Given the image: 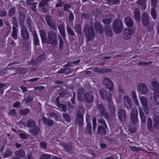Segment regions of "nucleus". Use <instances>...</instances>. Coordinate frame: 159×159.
<instances>
[{
    "instance_id": "nucleus-1",
    "label": "nucleus",
    "mask_w": 159,
    "mask_h": 159,
    "mask_svg": "<svg viewBox=\"0 0 159 159\" xmlns=\"http://www.w3.org/2000/svg\"><path fill=\"white\" fill-rule=\"evenodd\" d=\"M40 36L42 43L51 44L53 46H55L57 44V34L53 31H49L48 33L47 37L46 33L43 31H42L40 33Z\"/></svg>"
},
{
    "instance_id": "nucleus-2",
    "label": "nucleus",
    "mask_w": 159,
    "mask_h": 159,
    "mask_svg": "<svg viewBox=\"0 0 159 159\" xmlns=\"http://www.w3.org/2000/svg\"><path fill=\"white\" fill-rule=\"evenodd\" d=\"M104 85L107 89H109V92L105 91L100 93V95L102 100H105V97L107 96V94L110 93L112 95V93L113 92L114 84L111 80L109 79L105 78L104 80Z\"/></svg>"
},
{
    "instance_id": "nucleus-3",
    "label": "nucleus",
    "mask_w": 159,
    "mask_h": 159,
    "mask_svg": "<svg viewBox=\"0 0 159 159\" xmlns=\"http://www.w3.org/2000/svg\"><path fill=\"white\" fill-rule=\"evenodd\" d=\"M83 30L85 35L87 41H89L94 39L95 36V33L92 26H88L86 25Z\"/></svg>"
},
{
    "instance_id": "nucleus-4",
    "label": "nucleus",
    "mask_w": 159,
    "mask_h": 159,
    "mask_svg": "<svg viewBox=\"0 0 159 159\" xmlns=\"http://www.w3.org/2000/svg\"><path fill=\"white\" fill-rule=\"evenodd\" d=\"M112 28L114 32L116 34L121 33L123 28V25L121 20L116 19L112 23Z\"/></svg>"
},
{
    "instance_id": "nucleus-5",
    "label": "nucleus",
    "mask_w": 159,
    "mask_h": 159,
    "mask_svg": "<svg viewBox=\"0 0 159 159\" xmlns=\"http://www.w3.org/2000/svg\"><path fill=\"white\" fill-rule=\"evenodd\" d=\"M112 95L110 93L107 94V96L105 97V100L106 99L108 103V107L109 111L112 116H115L116 112V108L113 102L112 101Z\"/></svg>"
},
{
    "instance_id": "nucleus-6",
    "label": "nucleus",
    "mask_w": 159,
    "mask_h": 159,
    "mask_svg": "<svg viewBox=\"0 0 159 159\" xmlns=\"http://www.w3.org/2000/svg\"><path fill=\"white\" fill-rule=\"evenodd\" d=\"M20 35L22 39L25 42L28 41L30 38V34L25 26L22 27L20 31Z\"/></svg>"
},
{
    "instance_id": "nucleus-7",
    "label": "nucleus",
    "mask_w": 159,
    "mask_h": 159,
    "mask_svg": "<svg viewBox=\"0 0 159 159\" xmlns=\"http://www.w3.org/2000/svg\"><path fill=\"white\" fill-rule=\"evenodd\" d=\"M132 111L130 114V120L132 123L136 124L138 121V111L137 109L132 108Z\"/></svg>"
},
{
    "instance_id": "nucleus-8",
    "label": "nucleus",
    "mask_w": 159,
    "mask_h": 159,
    "mask_svg": "<svg viewBox=\"0 0 159 159\" xmlns=\"http://www.w3.org/2000/svg\"><path fill=\"white\" fill-rule=\"evenodd\" d=\"M98 103V102H97V108L99 111L100 115L105 118L108 119V116L107 112L106 111L105 108L103 105L101 103L99 104Z\"/></svg>"
},
{
    "instance_id": "nucleus-9",
    "label": "nucleus",
    "mask_w": 159,
    "mask_h": 159,
    "mask_svg": "<svg viewBox=\"0 0 159 159\" xmlns=\"http://www.w3.org/2000/svg\"><path fill=\"white\" fill-rule=\"evenodd\" d=\"M62 147L67 152H73L74 151V147L69 143H60Z\"/></svg>"
},
{
    "instance_id": "nucleus-10",
    "label": "nucleus",
    "mask_w": 159,
    "mask_h": 159,
    "mask_svg": "<svg viewBox=\"0 0 159 159\" xmlns=\"http://www.w3.org/2000/svg\"><path fill=\"white\" fill-rule=\"evenodd\" d=\"M124 103L125 106L128 109L131 108L133 104L131 100L128 95H126L123 98Z\"/></svg>"
},
{
    "instance_id": "nucleus-11",
    "label": "nucleus",
    "mask_w": 159,
    "mask_h": 159,
    "mask_svg": "<svg viewBox=\"0 0 159 159\" xmlns=\"http://www.w3.org/2000/svg\"><path fill=\"white\" fill-rule=\"evenodd\" d=\"M84 98L87 103H92L94 99V96L93 92L89 91L86 93L84 95Z\"/></svg>"
},
{
    "instance_id": "nucleus-12",
    "label": "nucleus",
    "mask_w": 159,
    "mask_h": 159,
    "mask_svg": "<svg viewBox=\"0 0 159 159\" xmlns=\"http://www.w3.org/2000/svg\"><path fill=\"white\" fill-rule=\"evenodd\" d=\"M132 32L133 30L131 29H125L122 34L123 38L126 40L130 39L131 37Z\"/></svg>"
},
{
    "instance_id": "nucleus-13",
    "label": "nucleus",
    "mask_w": 159,
    "mask_h": 159,
    "mask_svg": "<svg viewBox=\"0 0 159 159\" xmlns=\"http://www.w3.org/2000/svg\"><path fill=\"white\" fill-rule=\"evenodd\" d=\"M142 23L143 25L146 27L149 23V17L148 14L146 12H143L142 15Z\"/></svg>"
},
{
    "instance_id": "nucleus-14",
    "label": "nucleus",
    "mask_w": 159,
    "mask_h": 159,
    "mask_svg": "<svg viewBox=\"0 0 159 159\" xmlns=\"http://www.w3.org/2000/svg\"><path fill=\"white\" fill-rule=\"evenodd\" d=\"M119 119L121 121L125 122L126 119V112L123 109H120L118 112Z\"/></svg>"
},
{
    "instance_id": "nucleus-15",
    "label": "nucleus",
    "mask_w": 159,
    "mask_h": 159,
    "mask_svg": "<svg viewBox=\"0 0 159 159\" xmlns=\"http://www.w3.org/2000/svg\"><path fill=\"white\" fill-rule=\"evenodd\" d=\"M108 130L107 126L99 125L97 129V132L98 135L102 136H105L107 133V130Z\"/></svg>"
},
{
    "instance_id": "nucleus-16",
    "label": "nucleus",
    "mask_w": 159,
    "mask_h": 159,
    "mask_svg": "<svg viewBox=\"0 0 159 159\" xmlns=\"http://www.w3.org/2000/svg\"><path fill=\"white\" fill-rule=\"evenodd\" d=\"M139 91L142 94H145L148 92V88L146 84L144 83H140L138 85Z\"/></svg>"
},
{
    "instance_id": "nucleus-17",
    "label": "nucleus",
    "mask_w": 159,
    "mask_h": 159,
    "mask_svg": "<svg viewBox=\"0 0 159 159\" xmlns=\"http://www.w3.org/2000/svg\"><path fill=\"white\" fill-rule=\"evenodd\" d=\"M94 27L96 31L100 34L103 33L104 30L103 26L98 22H96L94 23Z\"/></svg>"
},
{
    "instance_id": "nucleus-18",
    "label": "nucleus",
    "mask_w": 159,
    "mask_h": 159,
    "mask_svg": "<svg viewBox=\"0 0 159 159\" xmlns=\"http://www.w3.org/2000/svg\"><path fill=\"white\" fill-rule=\"evenodd\" d=\"M76 120L80 125H81L84 122L83 114L80 111H78L77 112Z\"/></svg>"
},
{
    "instance_id": "nucleus-19",
    "label": "nucleus",
    "mask_w": 159,
    "mask_h": 159,
    "mask_svg": "<svg viewBox=\"0 0 159 159\" xmlns=\"http://www.w3.org/2000/svg\"><path fill=\"white\" fill-rule=\"evenodd\" d=\"M40 129V128L36 125L30 129L29 132L33 135H35L38 134Z\"/></svg>"
},
{
    "instance_id": "nucleus-20",
    "label": "nucleus",
    "mask_w": 159,
    "mask_h": 159,
    "mask_svg": "<svg viewBox=\"0 0 159 159\" xmlns=\"http://www.w3.org/2000/svg\"><path fill=\"white\" fill-rule=\"evenodd\" d=\"M42 120L45 125H48L49 126H52L54 124V122L52 120L43 117L42 119Z\"/></svg>"
},
{
    "instance_id": "nucleus-21",
    "label": "nucleus",
    "mask_w": 159,
    "mask_h": 159,
    "mask_svg": "<svg viewBox=\"0 0 159 159\" xmlns=\"http://www.w3.org/2000/svg\"><path fill=\"white\" fill-rule=\"evenodd\" d=\"M104 30L106 36L109 37H112L113 36L111 26L109 25H106L104 26Z\"/></svg>"
},
{
    "instance_id": "nucleus-22",
    "label": "nucleus",
    "mask_w": 159,
    "mask_h": 159,
    "mask_svg": "<svg viewBox=\"0 0 159 159\" xmlns=\"http://www.w3.org/2000/svg\"><path fill=\"white\" fill-rule=\"evenodd\" d=\"M153 91L156 94L159 93V84L156 81H153L152 84Z\"/></svg>"
},
{
    "instance_id": "nucleus-23",
    "label": "nucleus",
    "mask_w": 159,
    "mask_h": 159,
    "mask_svg": "<svg viewBox=\"0 0 159 159\" xmlns=\"http://www.w3.org/2000/svg\"><path fill=\"white\" fill-rule=\"evenodd\" d=\"M124 23L127 27H131L133 25V21L130 17L127 16L124 19Z\"/></svg>"
},
{
    "instance_id": "nucleus-24",
    "label": "nucleus",
    "mask_w": 159,
    "mask_h": 159,
    "mask_svg": "<svg viewBox=\"0 0 159 159\" xmlns=\"http://www.w3.org/2000/svg\"><path fill=\"white\" fill-rule=\"evenodd\" d=\"M152 102L154 105H158L159 102V94L154 93L151 98Z\"/></svg>"
},
{
    "instance_id": "nucleus-25",
    "label": "nucleus",
    "mask_w": 159,
    "mask_h": 159,
    "mask_svg": "<svg viewBox=\"0 0 159 159\" xmlns=\"http://www.w3.org/2000/svg\"><path fill=\"white\" fill-rule=\"evenodd\" d=\"M141 13L139 10L137 8H135L134 12V17L136 21H139L140 20Z\"/></svg>"
},
{
    "instance_id": "nucleus-26",
    "label": "nucleus",
    "mask_w": 159,
    "mask_h": 159,
    "mask_svg": "<svg viewBox=\"0 0 159 159\" xmlns=\"http://www.w3.org/2000/svg\"><path fill=\"white\" fill-rule=\"evenodd\" d=\"M58 30L59 33L63 37V39L66 38V33L64 26L61 25H60L58 27Z\"/></svg>"
},
{
    "instance_id": "nucleus-27",
    "label": "nucleus",
    "mask_w": 159,
    "mask_h": 159,
    "mask_svg": "<svg viewBox=\"0 0 159 159\" xmlns=\"http://www.w3.org/2000/svg\"><path fill=\"white\" fill-rule=\"evenodd\" d=\"M28 64L29 65H32V66L37 67L39 65L36 59H32L28 62Z\"/></svg>"
},
{
    "instance_id": "nucleus-28",
    "label": "nucleus",
    "mask_w": 159,
    "mask_h": 159,
    "mask_svg": "<svg viewBox=\"0 0 159 159\" xmlns=\"http://www.w3.org/2000/svg\"><path fill=\"white\" fill-rule=\"evenodd\" d=\"M86 121L87 123V125L86 126V131L87 132L88 134H92V125L90 123V120L87 119L86 117Z\"/></svg>"
},
{
    "instance_id": "nucleus-29",
    "label": "nucleus",
    "mask_w": 159,
    "mask_h": 159,
    "mask_svg": "<svg viewBox=\"0 0 159 159\" xmlns=\"http://www.w3.org/2000/svg\"><path fill=\"white\" fill-rule=\"evenodd\" d=\"M15 154L16 156V157L23 158L24 157L25 153L24 151L20 149L16 151L15 152Z\"/></svg>"
},
{
    "instance_id": "nucleus-30",
    "label": "nucleus",
    "mask_w": 159,
    "mask_h": 159,
    "mask_svg": "<svg viewBox=\"0 0 159 159\" xmlns=\"http://www.w3.org/2000/svg\"><path fill=\"white\" fill-rule=\"evenodd\" d=\"M75 31L76 32L79 34L80 35H82V26L79 24L76 25L74 28Z\"/></svg>"
},
{
    "instance_id": "nucleus-31",
    "label": "nucleus",
    "mask_w": 159,
    "mask_h": 159,
    "mask_svg": "<svg viewBox=\"0 0 159 159\" xmlns=\"http://www.w3.org/2000/svg\"><path fill=\"white\" fill-rule=\"evenodd\" d=\"M27 126L28 128H32L36 125L35 121L33 120L29 119L27 122Z\"/></svg>"
},
{
    "instance_id": "nucleus-32",
    "label": "nucleus",
    "mask_w": 159,
    "mask_h": 159,
    "mask_svg": "<svg viewBox=\"0 0 159 159\" xmlns=\"http://www.w3.org/2000/svg\"><path fill=\"white\" fill-rule=\"evenodd\" d=\"M46 56L45 53H43L38 56L36 58L39 65L41 62L45 61Z\"/></svg>"
},
{
    "instance_id": "nucleus-33",
    "label": "nucleus",
    "mask_w": 159,
    "mask_h": 159,
    "mask_svg": "<svg viewBox=\"0 0 159 159\" xmlns=\"http://www.w3.org/2000/svg\"><path fill=\"white\" fill-rule=\"evenodd\" d=\"M12 31L11 36L14 39L16 40L17 39V32L18 30L14 26H12Z\"/></svg>"
},
{
    "instance_id": "nucleus-34",
    "label": "nucleus",
    "mask_w": 159,
    "mask_h": 159,
    "mask_svg": "<svg viewBox=\"0 0 159 159\" xmlns=\"http://www.w3.org/2000/svg\"><path fill=\"white\" fill-rule=\"evenodd\" d=\"M139 116L141 120V122L143 123H144L145 121V115L142 109L139 108Z\"/></svg>"
},
{
    "instance_id": "nucleus-35",
    "label": "nucleus",
    "mask_w": 159,
    "mask_h": 159,
    "mask_svg": "<svg viewBox=\"0 0 159 159\" xmlns=\"http://www.w3.org/2000/svg\"><path fill=\"white\" fill-rule=\"evenodd\" d=\"M13 154V152L10 150L7 149L5 151L4 153L2 154L3 158H6L10 157Z\"/></svg>"
},
{
    "instance_id": "nucleus-36",
    "label": "nucleus",
    "mask_w": 159,
    "mask_h": 159,
    "mask_svg": "<svg viewBox=\"0 0 159 159\" xmlns=\"http://www.w3.org/2000/svg\"><path fill=\"white\" fill-rule=\"evenodd\" d=\"M30 111V110L28 108H25L20 110L19 111V113L21 116H25Z\"/></svg>"
},
{
    "instance_id": "nucleus-37",
    "label": "nucleus",
    "mask_w": 159,
    "mask_h": 159,
    "mask_svg": "<svg viewBox=\"0 0 159 159\" xmlns=\"http://www.w3.org/2000/svg\"><path fill=\"white\" fill-rule=\"evenodd\" d=\"M33 43L35 46H37L39 45V40L36 33L34 35Z\"/></svg>"
},
{
    "instance_id": "nucleus-38",
    "label": "nucleus",
    "mask_w": 159,
    "mask_h": 159,
    "mask_svg": "<svg viewBox=\"0 0 159 159\" xmlns=\"http://www.w3.org/2000/svg\"><path fill=\"white\" fill-rule=\"evenodd\" d=\"M107 2L109 5H117L120 3V0H107Z\"/></svg>"
},
{
    "instance_id": "nucleus-39",
    "label": "nucleus",
    "mask_w": 159,
    "mask_h": 159,
    "mask_svg": "<svg viewBox=\"0 0 159 159\" xmlns=\"http://www.w3.org/2000/svg\"><path fill=\"white\" fill-rule=\"evenodd\" d=\"M16 8L15 7H11L8 12V16L9 17H11L13 16H14L15 13Z\"/></svg>"
},
{
    "instance_id": "nucleus-40",
    "label": "nucleus",
    "mask_w": 159,
    "mask_h": 159,
    "mask_svg": "<svg viewBox=\"0 0 159 159\" xmlns=\"http://www.w3.org/2000/svg\"><path fill=\"white\" fill-rule=\"evenodd\" d=\"M147 126L148 129L150 131H151L152 129V119L150 117H149L148 119Z\"/></svg>"
},
{
    "instance_id": "nucleus-41",
    "label": "nucleus",
    "mask_w": 159,
    "mask_h": 159,
    "mask_svg": "<svg viewBox=\"0 0 159 159\" xmlns=\"http://www.w3.org/2000/svg\"><path fill=\"white\" fill-rule=\"evenodd\" d=\"M139 99L142 106L148 105V101L145 97L142 96Z\"/></svg>"
},
{
    "instance_id": "nucleus-42",
    "label": "nucleus",
    "mask_w": 159,
    "mask_h": 159,
    "mask_svg": "<svg viewBox=\"0 0 159 159\" xmlns=\"http://www.w3.org/2000/svg\"><path fill=\"white\" fill-rule=\"evenodd\" d=\"M26 23L28 25V28L30 29L32 28L33 23L32 20L30 17H28L26 20Z\"/></svg>"
},
{
    "instance_id": "nucleus-43",
    "label": "nucleus",
    "mask_w": 159,
    "mask_h": 159,
    "mask_svg": "<svg viewBox=\"0 0 159 159\" xmlns=\"http://www.w3.org/2000/svg\"><path fill=\"white\" fill-rule=\"evenodd\" d=\"M151 14L153 19L155 20L157 17L156 11L155 8H152L151 9Z\"/></svg>"
},
{
    "instance_id": "nucleus-44",
    "label": "nucleus",
    "mask_w": 159,
    "mask_h": 159,
    "mask_svg": "<svg viewBox=\"0 0 159 159\" xmlns=\"http://www.w3.org/2000/svg\"><path fill=\"white\" fill-rule=\"evenodd\" d=\"M66 30L67 33L70 36H74L75 35L74 32L70 27L67 26L66 27Z\"/></svg>"
},
{
    "instance_id": "nucleus-45",
    "label": "nucleus",
    "mask_w": 159,
    "mask_h": 159,
    "mask_svg": "<svg viewBox=\"0 0 159 159\" xmlns=\"http://www.w3.org/2000/svg\"><path fill=\"white\" fill-rule=\"evenodd\" d=\"M62 116L64 119L67 122H70V118L69 114L66 113H62Z\"/></svg>"
},
{
    "instance_id": "nucleus-46",
    "label": "nucleus",
    "mask_w": 159,
    "mask_h": 159,
    "mask_svg": "<svg viewBox=\"0 0 159 159\" xmlns=\"http://www.w3.org/2000/svg\"><path fill=\"white\" fill-rule=\"evenodd\" d=\"M151 64L152 62L150 61L148 62H140L138 63V65L140 66H147Z\"/></svg>"
},
{
    "instance_id": "nucleus-47",
    "label": "nucleus",
    "mask_w": 159,
    "mask_h": 159,
    "mask_svg": "<svg viewBox=\"0 0 159 159\" xmlns=\"http://www.w3.org/2000/svg\"><path fill=\"white\" fill-rule=\"evenodd\" d=\"M102 22L104 24L109 25L112 22L111 19V18L104 19L102 20Z\"/></svg>"
},
{
    "instance_id": "nucleus-48",
    "label": "nucleus",
    "mask_w": 159,
    "mask_h": 159,
    "mask_svg": "<svg viewBox=\"0 0 159 159\" xmlns=\"http://www.w3.org/2000/svg\"><path fill=\"white\" fill-rule=\"evenodd\" d=\"M49 2L50 0H42L39 3V5L40 7H43Z\"/></svg>"
},
{
    "instance_id": "nucleus-49",
    "label": "nucleus",
    "mask_w": 159,
    "mask_h": 159,
    "mask_svg": "<svg viewBox=\"0 0 159 159\" xmlns=\"http://www.w3.org/2000/svg\"><path fill=\"white\" fill-rule=\"evenodd\" d=\"M98 122L101 125L100 126H107L105 121L103 118H100L98 120Z\"/></svg>"
},
{
    "instance_id": "nucleus-50",
    "label": "nucleus",
    "mask_w": 159,
    "mask_h": 159,
    "mask_svg": "<svg viewBox=\"0 0 159 159\" xmlns=\"http://www.w3.org/2000/svg\"><path fill=\"white\" fill-rule=\"evenodd\" d=\"M49 116L50 117L54 118L56 121L58 120V116L55 112H51L49 114Z\"/></svg>"
},
{
    "instance_id": "nucleus-51",
    "label": "nucleus",
    "mask_w": 159,
    "mask_h": 159,
    "mask_svg": "<svg viewBox=\"0 0 159 159\" xmlns=\"http://www.w3.org/2000/svg\"><path fill=\"white\" fill-rule=\"evenodd\" d=\"M64 43L62 39L61 38L59 39V50H61L63 48Z\"/></svg>"
},
{
    "instance_id": "nucleus-52",
    "label": "nucleus",
    "mask_w": 159,
    "mask_h": 159,
    "mask_svg": "<svg viewBox=\"0 0 159 159\" xmlns=\"http://www.w3.org/2000/svg\"><path fill=\"white\" fill-rule=\"evenodd\" d=\"M40 145L41 148L44 149H46L47 148L48 146L47 144L43 142H41L40 143Z\"/></svg>"
},
{
    "instance_id": "nucleus-53",
    "label": "nucleus",
    "mask_w": 159,
    "mask_h": 159,
    "mask_svg": "<svg viewBox=\"0 0 159 159\" xmlns=\"http://www.w3.org/2000/svg\"><path fill=\"white\" fill-rule=\"evenodd\" d=\"M129 148L133 151L137 152L139 150L140 148L136 146H129Z\"/></svg>"
},
{
    "instance_id": "nucleus-54",
    "label": "nucleus",
    "mask_w": 159,
    "mask_h": 159,
    "mask_svg": "<svg viewBox=\"0 0 159 159\" xmlns=\"http://www.w3.org/2000/svg\"><path fill=\"white\" fill-rule=\"evenodd\" d=\"M52 17L49 15H47L45 17V20L47 23V24L52 22L51 21Z\"/></svg>"
},
{
    "instance_id": "nucleus-55",
    "label": "nucleus",
    "mask_w": 159,
    "mask_h": 159,
    "mask_svg": "<svg viewBox=\"0 0 159 159\" xmlns=\"http://www.w3.org/2000/svg\"><path fill=\"white\" fill-rule=\"evenodd\" d=\"M48 25L52 29L54 30H57V26L54 23L51 22L48 24Z\"/></svg>"
},
{
    "instance_id": "nucleus-56",
    "label": "nucleus",
    "mask_w": 159,
    "mask_h": 159,
    "mask_svg": "<svg viewBox=\"0 0 159 159\" xmlns=\"http://www.w3.org/2000/svg\"><path fill=\"white\" fill-rule=\"evenodd\" d=\"M151 5L152 8H155L157 5V0H151Z\"/></svg>"
},
{
    "instance_id": "nucleus-57",
    "label": "nucleus",
    "mask_w": 159,
    "mask_h": 159,
    "mask_svg": "<svg viewBox=\"0 0 159 159\" xmlns=\"http://www.w3.org/2000/svg\"><path fill=\"white\" fill-rule=\"evenodd\" d=\"M81 18L83 19H88L89 15L86 13L82 12L81 15Z\"/></svg>"
},
{
    "instance_id": "nucleus-58",
    "label": "nucleus",
    "mask_w": 159,
    "mask_h": 159,
    "mask_svg": "<svg viewBox=\"0 0 159 159\" xmlns=\"http://www.w3.org/2000/svg\"><path fill=\"white\" fill-rule=\"evenodd\" d=\"M16 114V111L15 109H12L9 111L8 115L9 116H15Z\"/></svg>"
},
{
    "instance_id": "nucleus-59",
    "label": "nucleus",
    "mask_w": 159,
    "mask_h": 159,
    "mask_svg": "<svg viewBox=\"0 0 159 159\" xmlns=\"http://www.w3.org/2000/svg\"><path fill=\"white\" fill-rule=\"evenodd\" d=\"M60 97L59 96H58L56 100V106L58 107H60L61 106V104L59 101Z\"/></svg>"
},
{
    "instance_id": "nucleus-60",
    "label": "nucleus",
    "mask_w": 159,
    "mask_h": 159,
    "mask_svg": "<svg viewBox=\"0 0 159 159\" xmlns=\"http://www.w3.org/2000/svg\"><path fill=\"white\" fill-rule=\"evenodd\" d=\"M60 108L62 110L63 112H65L67 111V107L66 105L64 104H61V106L60 107Z\"/></svg>"
},
{
    "instance_id": "nucleus-61",
    "label": "nucleus",
    "mask_w": 159,
    "mask_h": 159,
    "mask_svg": "<svg viewBox=\"0 0 159 159\" xmlns=\"http://www.w3.org/2000/svg\"><path fill=\"white\" fill-rule=\"evenodd\" d=\"M143 109L144 111L145 114H148L149 112V108L148 107V105L143 106Z\"/></svg>"
},
{
    "instance_id": "nucleus-62",
    "label": "nucleus",
    "mask_w": 159,
    "mask_h": 159,
    "mask_svg": "<svg viewBox=\"0 0 159 159\" xmlns=\"http://www.w3.org/2000/svg\"><path fill=\"white\" fill-rule=\"evenodd\" d=\"M19 136L20 138L23 139H26L27 138V135L23 133H20L19 134Z\"/></svg>"
},
{
    "instance_id": "nucleus-63",
    "label": "nucleus",
    "mask_w": 159,
    "mask_h": 159,
    "mask_svg": "<svg viewBox=\"0 0 159 159\" xmlns=\"http://www.w3.org/2000/svg\"><path fill=\"white\" fill-rule=\"evenodd\" d=\"M51 157L50 155L48 154H44L41 157V159H50Z\"/></svg>"
},
{
    "instance_id": "nucleus-64",
    "label": "nucleus",
    "mask_w": 159,
    "mask_h": 159,
    "mask_svg": "<svg viewBox=\"0 0 159 159\" xmlns=\"http://www.w3.org/2000/svg\"><path fill=\"white\" fill-rule=\"evenodd\" d=\"M7 12L4 10H2L0 11V16L4 17L6 16Z\"/></svg>"
}]
</instances>
